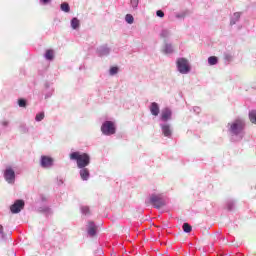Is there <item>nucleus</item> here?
Instances as JSON below:
<instances>
[{"instance_id":"nucleus-1","label":"nucleus","mask_w":256,"mask_h":256,"mask_svg":"<svg viewBox=\"0 0 256 256\" xmlns=\"http://www.w3.org/2000/svg\"><path fill=\"white\" fill-rule=\"evenodd\" d=\"M228 131L232 137V141H241L245 137V121L236 119L228 123Z\"/></svg>"},{"instance_id":"nucleus-2","label":"nucleus","mask_w":256,"mask_h":256,"mask_svg":"<svg viewBox=\"0 0 256 256\" xmlns=\"http://www.w3.org/2000/svg\"><path fill=\"white\" fill-rule=\"evenodd\" d=\"M70 159L71 161H76L78 169L89 167L91 163V156L87 153L80 154L79 152H72Z\"/></svg>"},{"instance_id":"nucleus-3","label":"nucleus","mask_w":256,"mask_h":256,"mask_svg":"<svg viewBox=\"0 0 256 256\" xmlns=\"http://www.w3.org/2000/svg\"><path fill=\"white\" fill-rule=\"evenodd\" d=\"M177 70L181 75H187L191 71V65H189V60L185 58H178L176 61Z\"/></svg>"},{"instance_id":"nucleus-4","label":"nucleus","mask_w":256,"mask_h":256,"mask_svg":"<svg viewBox=\"0 0 256 256\" xmlns=\"http://www.w3.org/2000/svg\"><path fill=\"white\" fill-rule=\"evenodd\" d=\"M149 202L151 203V205L155 206L156 209H161V207L165 206L166 203L165 195L151 194L149 197Z\"/></svg>"},{"instance_id":"nucleus-5","label":"nucleus","mask_w":256,"mask_h":256,"mask_svg":"<svg viewBox=\"0 0 256 256\" xmlns=\"http://www.w3.org/2000/svg\"><path fill=\"white\" fill-rule=\"evenodd\" d=\"M103 135H115V123L113 121H105L101 126Z\"/></svg>"},{"instance_id":"nucleus-6","label":"nucleus","mask_w":256,"mask_h":256,"mask_svg":"<svg viewBox=\"0 0 256 256\" xmlns=\"http://www.w3.org/2000/svg\"><path fill=\"white\" fill-rule=\"evenodd\" d=\"M4 179L9 185H13L15 183V170L11 167H6L4 170Z\"/></svg>"},{"instance_id":"nucleus-7","label":"nucleus","mask_w":256,"mask_h":256,"mask_svg":"<svg viewBox=\"0 0 256 256\" xmlns=\"http://www.w3.org/2000/svg\"><path fill=\"white\" fill-rule=\"evenodd\" d=\"M173 117V111L170 108H163L160 113V121L161 123H167V121H171Z\"/></svg>"},{"instance_id":"nucleus-8","label":"nucleus","mask_w":256,"mask_h":256,"mask_svg":"<svg viewBox=\"0 0 256 256\" xmlns=\"http://www.w3.org/2000/svg\"><path fill=\"white\" fill-rule=\"evenodd\" d=\"M25 207V201L23 200H16L14 204L10 206L11 213L17 214L21 213V210Z\"/></svg>"},{"instance_id":"nucleus-9","label":"nucleus","mask_w":256,"mask_h":256,"mask_svg":"<svg viewBox=\"0 0 256 256\" xmlns=\"http://www.w3.org/2000/svg\"><path fill=\"white\" fill-rule=\"evenodd\" d=\"M160 129L164 137H168V139L173 135V128H171L169 123H160Z\"/></svg>"},{"instance_id":"nucleus-10","label":"nucleus","mask_w":256,"mask_h":256,"mask_svg":"<svg viewBox=\"0 0 256 256\" xmlns=\"http://www.w3.org/2000/svg\"><path fill=\"white\" fill-rule=\"evenodd\" d=\"M40 165L43 169H51L53 166V158L49 156H41Z\"/></svg>"},{"instance_id":"nucleus-11","label":"nucleus","mask_w":256,"mask_h":256,"mask_svg":"<svg viewBox=\"0 0 256 256\" xmlns=\"http://www.w3.org/2000/svg\"><path fill=\"white\" fill-rule=\"evenodd\" d=\"M87 233L89 237H95L97 235V225L93 221H89L87 225Z\"/></svg>"},{"instance_id":"nucleus-12","label":"nucleus","mask_w":256,"mask_h":256,"mask_svg":"<svg viewBox=\"0 0 256 256\" xmlns=\"http://www.w3.org/2000/svg\"><path fill=\"white\" fill-rule=\"evenodd\" d=\"M97 53L99 57H107L111 53V48H108L107 45H102L97 48Z\"/></svg>"},{"instance_id":"nucleus-13","label":"nucleus","mask_w":256,"mask_h":256,"mask_svg":"<svg viewBox=\"0 0 256 256\" xmlns=\"http://www.w3.org/2000/svg\"><path fill=\"white\" fill-rule=\"evenodd\" d=\"M79 169H80L79 174L82 181H89V177H91V173L89 172L87 167L79 168Z\"/></svg>"},{"instance_id":"nucleus-14","label":"nucleus","mask_w":256,"mask_h":256,"mask_svg":"<svg viewBox=\"0 0 256 256\" xmlns=\"http://www.w3.org/2000/svg\"><path fill=\"white\" fill-rule=\"evenodd\" d=\"M160 109H159V104L157 102H152L150 104V113L154 117H157L159 115Z\"/></svg>"},{"instance_id":"nucleus-15","label":"nucleus","mask_w":256,"mask_h":256,"mask_svg":"<svg viewBox=\"0 0 256 256\" xmlns=\"http://www.w3.org/2000/svg\"><path fill=\"white\" fill-rule=\"evenodd\" d=\"M173 53V45L170 43H166L163 48L164 55H171Z\"/></svg>"},{"instance_id":"nucleus-16","label":"nucleus","mask_w":256,"mask_h":256,"mask_svg":"<svg viewBox=\"0 0 256 256\" xmlns=\"http://www.w3.org/2000/svg\"><path fill=\"white\" fill-rule=\"evenodd\" d=\"M239 19H241V13L235 12L233 14V16L231 17L230 25H236L238 23Z\"/></svg>"},{"instance_id":"nucleus-17","label":"nucleus","mask_w":256,"mask_h":256,"mask_svg":"<svg viewBox=\"0 0 256 256\" xmlns=\"http://www.w3.org/2000/svg\"><path fill=\"white\" fill-rule=\"evenodd\" d=\"M70 25L72 29L77 30L79 27H81V22L77 19V17H74L71 19Z\"/></svg>"},{"instance_id":"nucleus-18","label":"nucleus","mask_w":256,"mask_h":256,"mask_svg":"<svg viewBox=\"0 0 256 256\" xmlns=\"http://www.w3.org/2000/svg\"><path fill=\"white\" fill-rule=\"evenodd\" d=\"M44 57L47 61H53L55 57V53L53 50H47L46 53L44 54Z\"/></svg>"},{"instance_id":"nucleus-19","label":"nucleus","mask_w":256,"mask_h":256,"mask_svg":"<svg viewBox=\"0 0 256 256\" xmlns=\"http://www.w3.org/2000/svg\"><path fill=\"white\" fill-rule=\"evenodd\" d=\"M160 37H162V39H169V37H171V31L169 29H162Z\"/></svg>"},{"instance_id":"nucleus-20","label":"nucleus","mask_w":256,"mask_h":256,"mask_svg":"<svg viewBox=\"0 0 256 256\" xmlns=\"http://www.w3.org/2000/svg\"><path fill=\"white\" fill-rule=\"evenodd\" d=\"M60 9H61V11H64V13H69V11H71V7L69 6V3H67V2H63L60 5Z\"/></svg>"},{"instance_id":"nucleus-21","label":"nucleus","mask_w":256,"mask_h":256,"mask_svg":"<svg viewBox=\"0 0 256 256\" xmlns=\"http://www.w3.org/2000/svg\"><path fill=\"white\" fill-rule=\"evenodd\" d=\"M218 63H219V58H217V56H210L208 58L209 65H217Z\"/></svg>"},{"instance_id":"nucleus-22","label":"nucleus","mask_w":256,"mask_h":256,"mask_svg":"<svg viewBox=\"0 0 256 256\" xmlns=\"http://www.w3.org/2000/svg\"><path fill=\"white\" fill-rule=\"evenodd\" d=\"M249 119H250L251 123L256 125V110H251L249 112Z\"/></svg>"},{"instance_id":"nucleus-23","label":"nucleus","mask_w":256,"mask_h":256,"mask_svg":"<svg viewBox=\"0 0 256 256\" xmlns=\"http://www.w3.org/2000/svg\"><path fill=\"white\" fill-rule=\"evenodd\" d=\"M226 207L228 209V211H233V209H235V201L234 200H228L226 202Z\"/></svg>"},{"instance_id":"nucleus-24","label":"nucleus","mask_w":256,"mask_h":256,"mask_svg":"<svg viewBox=\"0 0 256 256\" xmlns=\"http://www.w3.org/2000/svg\"><path fill=\"white\" fill-rule=\"evenodd\" d=\"M182 229L184 233H191V231H193V227H191L189 223H184Z\"/></svg>"},{"instance_id":"nucleus-25","label":"nucleus","mask_w":256,"mask_h":256,"mask_svg":"<svg viewBox=\"0 0 256 256\" xmlns=\"http://www.w3.org/2000/svg\"><path fill=\"white\" fill-rule=\"evenodd\" d=\"M39 210L41 211V213H45L46 215H51V213H53L49 206L40 207Z\"/></svg>"},{"instance_id":"nucleus-26","label":"nucleus","mask_w":256,"mask_h":256,"mask_svg":"<svg viewBox=\"0 0 256 256\" xmlns=\"http://www.w3.org/2000/svg\"><path fill=\"white\" fill-rule=\"evenodd\" d=\"M125 21L126 23H128L129 25H133L134 21H135V18H133V15L131 14H127L125 16Z\"/></svg>"},{"instance_id":"nucleus-27","label":"nucleus","mask_w":256,"mask_h":256,"mask_svg":"<svg viewBox=\"0 0 256 256\" xmlns=\"http://www.w3.org/2000/svg\"><path fill=\"white\" fill-rule=\"evenodd\" d=\"M44 119H45V112H40L35 116V121H37L38 123L43 121Z\"/></svg>"},{"instance_id":"nucleus-28","label":"nucleus","mask_w":256,"mask_h":256,"mask_svg":"<svg viewBox=\"0 0 256 256\" xmlns=\"http://www.w3.org/2000/svg\"><path fill=\"white\" fill-rule=\"evenodd\" d=\"M186 16H187V11H182L175 14L176 19H185Z\"/></svg>"},{"instance_id":"nucleus-29","label":"nucleus","mask_w":256,"mask_h":256,"mask_svg":"<svg viewBox=\"0 0 256 256\" xmlns=\"http://www.w3.org/2000/svg\"><path fill=\"white\" fill-rule=\"evenodd\" d=\"M80 211H81L82 215L90 214L89 206H81Z\"/></svg>"},{"instance_id":"nucleus-30","label":"nucleus","mask_w":256,"mask_h":256,"mask_svg":"<svg viewBox=\"0 0 256 256\" xmlns=\"http://www.w3.org/2000/svg\"><path fill=\"white\" fill-rule=\"evenodd\" d=\"M117 73H119V68H118L117 66H113V67L110 68L109 74H110L111 76L117 75Z\"/></svg>"},{"instance_id":"nucleus-31","label":"nucleus","mask_w":256,"mask_h":256,"mask_svg":"<svg viewBox=\"0 0 256 256\" xmlns=\"http://www.w3.org/2000/svg\"><path fill=\"white\" fill-rule=\"evenodd\" d=\"M130 5L134 11L137 10V7H139V0H130Z\"/></svg>"},{"instance_id":"nucleus-32","label":"nucleus","mask_w":256,"mask_h":256,"mask_svg":"<svg viewBox=\"0 0 256 256\" xmlns=\"http://www.w3.org/2000/svg\"><path fill=\"white\" fill-rule=\"evenodd\" d=\"M18 105H19V107H27V100H25V99H19L18 100Z\"/></svg>"},{"instance_id":"nucleus-33","label":"nucleus","mask_w":256,"mask_h":256,"mask_svg":"<svg viewBox=\"0 0 256 256\" xmlns=\"http://www.w3.org/2000/svg\"><path fill=\"white\" fill-rule=\"evenodd\" d=\"M20 131H21V133H27L29 131V128H27V125L21 124Z\"/></svg>"},{"instance_id":"nucleus-34","label":"nucleus","mask_w":256,"mask_h":256,"mask_svg":"<svg viewBox=\"0 0 256 256\" xmlns=\"http://www.w3.org/2000/svg\"><path fill=\"white\" fill-rule=\"evenodd\" d=\"M53 95V88L48 89L47 93L45 94V99H49Z\"/></svg>"},{"instance_id":"nucleus-35","label":"nucleus","mask_w":256,"mask_h":256,"mask_svg":"<svg viewBox=\"0 0 256 256\" xmlns=\"http://www.w3.org/2000/svg\"><path fill=\"white\" fill-rule=\"evenodd\" d=\"M156 15H157V17L163 18V17H165V12H163L162 10H158V11H156Z\"/></svg>"},{"instance_id":"nucleus-36","label":"nucleus","mask_w":256,"mask_h":256,"mask_svg":"<svg viewBox=\"0 0 256 256\" xmlns=\"http://www.w3.org/2000/svg\"><path fill=\"white\" fill-rule=\"evenodd\" d=\"M193 111H194V113H196L197 115H199V114L201 113V108H199L198 106H195V107L193 108Z\"/></svg>"},{"instance_id":"nucleus-37","label":"nucleus","mask_w":256,"mask_h":256,"mask_svg":"<svg viewBox=\"0 0 256 256\" xmlns=\"http://www.w3.org/2000/svg\"><path fill=\"white\" fill-rule=\"evenodd\" d=\"M0 125H2V127H9V121L3 120L2 122H0Z\"/></svg>"},{"instance_id":"nucleus-38","label":"nucleus","mask_w":256,"mask_h":256,"mask_svg":"<svg viewBox=\"0 0 256 256\" xmlns=\"http://www.w3.org/2000/svg\"><path fill=\"white\" fill-rule=\"evenodd\" d=\"M0 236L2 237V239L5 238V232H3V225H0Z\"/></svg>"},{"instance_id":"nucleus-39","label":"nucleus","mask_w":256,"mask_h":256,"mask_svg":"<svg viewBox=\"0 0 256 256\" xmlns=\"http://www.w3.org/2000/svg\"><path fill=\"white\" fill-rule=\"evenodd\" d=\"M41 5H47V3H51V0H40Z\"/></svg>"},{"instance_id":"nucleus-40","label":"nucleus","mask_w":256,"mask_h":256,"mask_svg":"<svg viewBox=\"0 0 256 256\" xmlns=\"http://www.w3.org/2000/svg\"><path fill=\"white\" fill-rule=\"evenodd\" d=\"M225 59H226V61H231V55H226Z\"/></svg>"},{"instance_id":"nucleus-41","label":"nucleus","mask_w":256,"mask_h":256,"mask_svg":"<svg viewBox=\"0 0 256 256\" xmlns=\"http://www.w3.org/2000/svg\"><path fill=\"white\" fill-rule=\"evenodd\" d=\"M46 89H49V84H46Z\"/></svg>"}]
</instances>
